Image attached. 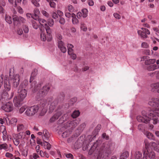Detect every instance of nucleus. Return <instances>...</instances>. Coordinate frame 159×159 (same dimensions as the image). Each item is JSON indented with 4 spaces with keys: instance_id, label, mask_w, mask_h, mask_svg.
Listing matches in <instances>:
<instances>
[{
    "instance_id": "obj_1",
    "label": "nucleus",
    "mask_w": 159,
    "mask_h": 159,
    "mask_svg": "<svg viewBox=\"0 0 159 159\" xmlns=\"http://www.w3.org/2000/svg\"><path fill=\"white\" fill-rule=\"evenodd\" d=\"M149 105L153 107L154 109H148L143 110L142 111V116H138L137 119L139 122L147 123L150 121V118L148 115L152 117V123L153 124H156L159 120L157 116L159 117V99L157 98H153L150 99L148 102Z\"/></svg>"
},
{
    "instance_id": "obj_2",
    "label": "nucleus",
    "mask_w": 159,
    "mask_h": 159,
    "mask_svg": "<svg viewBox=\"0 0 159 159\" xmlns=\"http://www.w3.org/2000/svg\"><path fill=\"white\" fill-rule=\"evenodd\" d=\"M114 144L111 142H107L103 143L99 150L103 152V153L109 154L114 148Z\"/></svg>"
},
{
    "instance_id": "obj_3",
    "label": "nucleus",
    "mask_w": 159,
    "mask_h": 159,
    "mask_svg": "<svg viewBox=\"0 0 159 159\" xmlns=\"http://www.w3.org/2000/svg\"><path fill=\"white\" fill-rule=\"evenodd\" d=\"M50 87V85L48 84L43 86V88L40 89L38 93H37L36 96V98L39 101L40 98H42L43 96L46 95L48 92Z\"/></svg>"
},
{
    "instance_id": "obj_4",
    "label": "nucleus",
    "mask_w": 159,
    "mask_h": 159,
    "mask_svg": "<svg viewBox=\"0 0 159 159\" xmlns=\"http://www.w3.org/2000/svg\"><path fill=\"white\" fill-rule=\"evenodd\" d=\"M39 109L38 105L32 106L27 109L25 112V114L29 116H32L37 112Z\"/></svg>"
},
{
    "instance_id": "obj_5",
    "label": "nucleus",
    "mask_w": 159,
    "mask_h": 159,
    "mask_svg": "<svg viewBox=\"0 0 159 159\" xmlns=\"http://www.w3.org/2000/svg\"><path fill=\"white\" fill-rule=\"evenodd\" d=\"M63 108L62 106H59L56 110L55 114L50 118V121L52 122L57 119L63 112Z\"/></svg>"
},
{
    "instance_id": "obj_6",
    "label": "nucleus",
    "mask_w": 159,
    "mask_h": 159,
    "mask_svg": "<svg viewBox=\"0 0 159 159\" xmlns=\"http://www.w3.org/2000/svg\"><path fill=\"white\" fill-rule=\"evenodd\" d=\"M20 79V76L18 74H16L13 76L12 78L10 80V83L12 84L13 87L14 88H16L18 86L19 84Z\"/></svg>"
},
{
    "instance_id": "obj_7",
    "label": "nucleus",
    "mask_w": 159,
    "mask_h": 159,
    "mask_svg": "<svg viewBox=\"0 0 159 159\" xmlns=\"http://www.w3.org/2000/svg\"><path fill=\"white\" fill-rule=\"evenodd\" d=\"M13 95L14 92H11V95L9 96L7 92H4L1 95L0 101L2 103H4V102H6V101H7L11 99L13 96Z\"/></svg>"
},
{
    "instance_id": "obj_8",
    "label": "nucleus",
    "mask_w": 159,
    "mask_h": 159,
    "mask_svg": "<svg viewBox=\"0 0 159 159\" xmlns=\"http://www.w3.org/2000/svg\"><path fill=\"white\" fill-rule=\"evenodd\" d=\"M13 20L15 25L20 24L21 23H25V19L23 17L20 16H18L16 15L13 16Z\"/></svg>"
},
{
    "instance_id": "obj_9",
    "label": "nucleus",
    "mask_w": 159,
    "mask_h": 159,
    "mask_svg": "<svg viewBox=\"0 0 159 159\" xmlns=\"http://www.w3.org/2000/svg\"><path fill=\"white\" fill-rule=\"evenodd\" d=\"M13 105L12 102H9L3 104L2 107V109L5 111L9 112L13 109Z\"/></svg>"
},
{
    "instance_id": "obj_10",
    "label": "nucleus",
    "mask_w": 159,
    "mask_h": 159,
    "mask_svg": "<svg viewBox=\"0 0 159 159\" xmlns=\"http://www.w3.org/2000/svg\"><path fill=\"white\" fill-rule=\"evenodd\" d=\"M148 153L147 151H144L143 157L142 153L139 151H136L134 154L135 159H147L146 154Z\"/></svg>"
},
{
    "instance_id": "obj_11",
    "label": "nucleus",
    "mask_w": 159,
    "mask_h": 159,
    "mask_svg": "<svg viewBox=\"0 0 159 159\" xmlns=\"http://www.w3.org/2000/svg\"><path fill=\"white\" fill-rule=\"evenodd\" d=\"M142 30H138V33L139 35L141 36V38H146L148 37L147 34H149V31L147 29L142 28Z\"/></svg>"
},
{
    "instance_id": "obj_12",
    "label": "nucleus",
    "mask_w": 159,
    "mask_h": 159,
    "mask_svg": "<svg viewBox=\"0 0 159 159\" xmlns=\"http://www.w3.org/2000/svg\"><path fill=\"white\" fill-rule=\"evenodd\" d=\"M30 83H31L30 89L33 92H35L41 86L40 84H38L36 85L37 82L34 80Z\"/></svg>"
},
{
    "instance_id": "obj_13",
    "label": "nucleus",
    "mask_w": 159,
    "mask_h": 159,
    "mask_svg": "<svg viewBox=\"0 0 159 159\" xmlns=\"http://www.w3.org/2000/svg\"><path fill=\"white\" fill-rule=\"evenodd\" d=\"M18 93H19V97L21 98V100H23L27 96V91L25 89H22L21 87H19Z\"/></svg>"
},
{
    "instance_id": "obj_14",
    "label": "nucleus",
    "mask_w": 159,
    "mask_h": 159,
    "mask_svg": "<svg viewBox=\"0 0 159 159\" xmlns=\"http://www.w3.org/2000/svg\"><path fill=\"white\" fill-rule=\"evenodd\" d=\"M38 105L39 106V111H40V109L47 108L48 105L47 101L45 99H41L40 103Z\"/></svg>"
},
{
    "instance_id": "obj_15",
    "label": "nucleus",
    "mask_w": 159,
    "mask_h": 159,
    "mask_svg": "<svg viewBox=\"0 0 159 159\" xmlns=\"http://www.w3.org/2000/svg\"><path fill=\"white\" fill-rule=\"evenodd\" d=\"M80 121V120L79 119L73 120L69 123L68 126L72 129L79 123Z\"/></svg>"
},
{
    "instance_id": "obj_16",
    "label": "nucleus",
    "mask_w": 159,
    "mask_h": 159,
    "mask_svg": "<svg viewBox=\"0 0 159 159\" xmlns=\"http://www.w3.org/2000/svg\"><path fill=\"white\" fill-rule=\"evenodd\" d=\"M23 100H21V98L19 96H16L13 99V102L14 103L15 106L18 107L21 104V102Z\"/></svg>"
},
{
    "instance_id": "obj_17",
    "label": "nucleus",
    "mask_w": 159,
    "mask_h": 159,
    "mask_svg": "<svg viewBox=\"0 0 159 159\" xmlns=\"http://www.w3.org/2000/svg\"><path fill=\"white\" fill-rule=\"evenodd\" d=\"M40 30L41 32L40 36L42 40L44 41H46V39L47 40V39H48V36L47 35V37H46V35L44 33V29H43V27H40Z\"/></svg>"
},
{
    "instance_id": "obj_18",
    "label": "nucleus",
    "mask_w": 159,
    "mask_h": 159,
    "mask_svg": "<svg viewBox=\"0 0 159 159\" xmlns=\"http://www.w3.org/2000/svg\"><path fill=\"white\" fill-rule=\"evenodd\" d=\"M44 28L45 29V30L46 31L47 34V35H48V39H47V40L48 41H51L52 38V36L51 34L52 33L51 30L49 27V26H48L47 25V26H46Z\"/></svg>"
},
{
    "instance_id": "obj_19",
    "label": "nucleus",
    "mask_w": 159,
    "mask_h": 159,
    "mask_svg": "<svg viewBox=\"0 0 159 159\" xmlns=\"http://www.w3.org/2000/svg\"><path fill=\"white\" fill-rule=\"evenodd\" d=\"M144 143L145 147L147 149L149 148L151 146L154 149L156 146H157L156 144V143L153 142H151L149 143L147 141H145Z\"/></svg>"
},
{
    "instance_id": "obj_20",
    "label": "nucleus",
    "mask_w": 159,
    "mask_h": 159,
    "mask_svg": "<svg viewBox=\"0 0 159 159\" xmlns=\"http://www.w3.org/2000/svg\"><path fill=\"white\" fill-rule=\"evenodd\" d=\"M10 81L8 80L7 78L4 79V86L5 89L7 91H9L10 90Z\"/></svg>"
},
{
    "instance_id": "obj_21",
    "label": "nucleus",
    "mask_w": 159,
    "mask_h": 159,
    "mask_svg": "<svg viewBox=\"0 0 159 159\" xmlns=\"http://www.w3.org/2000/svg\"><path fill=\"white\" fill-rule=\"evenodd\" d=\"M43 135L42 136V138L43 141L46 140H48L50 137V134L49 132L46 129H44L43 130Z\"/></svg>"
},
{
    "instance_id": "obj_22",
    "label": "nucleus",
    "mask_w": 159,
    "mask_h": 159,
    "mask_svg": "<svg viewBox=\"0 0 159 159\" xmlns=\"http://www.w3.org/2000/svg\"><path fill=\"white\" fill-rule=\"evenodd\" d=\"M57 105V102L56 101H54L52 102L49 107V113H51L55 108L56 106Z\"/></svg>"
},
{
    "instance_id": "obj_23",
    "label": "nucleus",
    "mask_w": 159,
    "mask_h": 159,
    "mask_svg": "<svg viewBox=\"0 0 159 159\" xmlns=\"http://www.w3.org/2000/svg\"><path fill=\"white\" fill-rule=\"evenodd\" d=\"M101 141L100 140H97L93 146L91 147V150L94 151L96 150H98V146L99 143H100Z\"/></svg>"
},
{
    "instance_id": "obj_24",
    "label": "nucleus",
    "mask_w": 159,
    "mask_h": 159,
    "mask_svg": "<svg viewBox=\"0 0 159 159\" xmlns=\"http://www.w3.org/2000/svg\"><path fill=\"white\" fill-rule=\"evenodd\" d=\"M17 130L18 132H23L26 129L24 125L22 124H18L17 125Z\"/></svg>"
},
{
    "instance_id": "obj_25",
    "label": "nucleus",
    "mask_w": 159,
    "mask_h": 159,
    "mask_svg": "<svg viewBox=\"0 0 159 159\" xmlns=\"http://www.w3.org/2000/svg\"><path fill=\"white\" fill-rule=\"evenodd\" d=\"M150 87L152 91H154L156 89H159V82L156 83L152 84Z\"/></svg>"
},
{
    "instance_id": "obj_26",
    "label": "nucleus",
    "mask_w": 159,
    "mask_h": 159,
    "mask_svg": "<svg viewBox=\"0 0 159 159\" xmlns=\"http://www.w3.org/2000/svg\"><path fill=\"white\" fill-rule=\"evenodd\" d=\"M38 21L40 24L41 25V26L40 27H43V29H44V27H45L47 25L46 21L43 19H39Z\"/></svg>"
},
{
    "instance_id": "obj_27",
    "label": "nucleus",
    "mask_w": 159,
    "mask_h": 159,
    "mask_svg": "<svg viewBox=\"0 0 159 159\" xmlns=\"http://www.w3.org/2000/svg\"><path fill=\"white\" fill-rule=\"evenodd\" d=\"M71 17L72 18V20L73 24H77L79 23V20L76 18L75 15L72 13L71 15Z\"/></svg>"
},
{
    "instance_id": "obj_28",
    "label": "nucleus",
    "mask_w": 159,
    "mask_h": 159,
    "mask_svg": "<svg viewBox=\"0 0 159 159\" xmlns=\"http://www.w3.org/2000/svg\"><path fill=\"white\" fill-rule=\"evenodd\" d=\"M37 74V70H33L32 72L30 78V82L33 81L34 79V77H35Z\"/></svg>"
},
{
    "instance_id": "obj_29",
    "label": "nucleus",
    "mask_w": 159,
    "mask_h": 159,
    "mask_svg": "<svg viewBox=\"0 0 159 159\" xmlns=\"http://www.w3.org/2000/svg\"><path fill=\"white\" fill-rule=\"evenodd\" d=\"M129 152L127 151H125L121 154L120 159H126L129 157Z\"/></svg>"
},
{
    "instance_id": "obj_30",
    "label": "nucleus",
    "mask_w": 159,
    "mask_h": 159,
    "mask_svg": "<svg viewBox=\"0 0 159 159\" xmlns=\"http://www.w3.org/2000/svg\"><path fill=\"white\" fill-rule=\"evenodd\" d=\"M145 134L146 135L147 137L150 140H154L155 137L151 133L146 132Z\"/></svg>"
},
{
    "instance_id": "obj_31",
    "label": "nucleus",
    "mask_w": 159,
    "mask_h": 159,
    "mask_svg": "<svg viewBox=\"0 0 159 159\" xmlns=\"http://www.w3.org/2000/svg\"><path fill=\"white\" fill-rule=\"evenodd\" d=\"M25 133L23 132H20L18 134L17 137L20 139H25Z\"/></svg>"
},
{
    "instance_id": "obj_32",
    "label": "nucleus",
    "mask_w": 159,
    "mask_h": 159,
    "mask_svg": "<svg viewBox=\"0 0 159 159\" xmlns=\"http://www.w3.org/2000/svg\"><path fill=\"white\" fill-rule=\"evenodd\" d=\"M28 84V81L27 80H25L21 84L19 87L22 89H25Z\"/></svg>"
},
{
    "instance_id": "obj_33",
    "label": "nucleus",
    "mask_w": 159,
    "mask_h": 159,
    "mask_svg": "<svg viewBox=\"0 0 159 159\" xmlns=\"http://www.w3.org/2000/svg\"><path fill=\"white\" fill-rule=\"evenodd\" d=\"M80 114V112L79 111H75L71 115V116L73 118H75L78 117Z\"/></svg>"
},
{
    "instance_id": "obj_34",
    "label": "nucleus",
    "mask_w": 159,
    "mask_h": 159,
    "mask_svg": "<svg viewBox=\"0 0 159 159\" xmlns=\"http://www.w3.org/2000/svg\"><path fill=\"white\" fill-rule=\"evenodd\" d=\"M70 133L71 131L70 130H66L62 134V136L63 138L67 137L70 135Z\"/></svg>"
},
{
    "instance_id": "obj_35",
    "label": "nucleus",
    "mask_w": 159,
    "mask_h": 159,
    "mask_svg": "<svg viewBox=\"0 0 159 159\" xmlns=\"http://www.w3.org/2000/svg\"><path fill=\"white\" fill-rule=\"evenodd\" d=\"M20 139L18 138L17 136L16 138H14L13 140L14 144L15 145L17 146L20 143Z\"/></svg>"
},
{
    "instance_id": "obj_36",
    "label": "nucleus",
    "mask_w": 159,
    "mask_h": 159,
    "mask_svg": "<svg viewBox=\"0 0 159 159\" xmlns=\"http://www.w3.org/2000/svg\"><path fill=\"white\" fill-rule=\"evenodd\" d=\"M138 128L140 131L143 132L145 129V125L143 124H139L138 125Z\"/></svg>"
},
{
    "instance_id": "obj_37",
    "label": "nucleus",
    "mask_w": 159,
    "mask_h": 159,
    "mask_svg": "<svg viewBox=\"0 0 159 159\" xmlns=\"http://www.w3.org/2000/svg\"><path fill=\"white\" fill-rule=\"evenodd\" d=\"M43 144L44 146L46 147V148L48 150H50V149L51 145L49 143L44 140L43 141Z\"/></svg>"
},
{
    "instance_id": "obj_38",
    "label": "nucleus",
    "mask_w": 159,
    "mask_h": 159,
    "mask_svg": "<svg viewBox=\"0 0 159 159\" xmlns=\"http://www.w3.org/2000/svg\"><path fill=\"white\" fill-rule=\"evenodd\" d=\"M103 152L101 151V150H98V154L96 159H101L104 157V155L102 154Z\"/></svg>"
},
{
    "instance_id": "obj_39",
    "label": "nucleus",
    "mask_w": 159,
    "mask_h": 159,
    "mask_svg": "<svg viewBox=\"0 0 159 159\" xmlns=\"http://www.w3.org/2000/svg\"><path fill=\"white\" fill-rule=\"evenodd\" d=\"M82 14H83V17L85 18L87 16L88 10L87 9H84L82 10Z\"/></svg>"
},
{
    "instance_id": "obj_40",
    "label": "nucleus",
    "mask_w": 159,
    "mask_h": 159,
    "mask_svg": "<svg viewBox=\"0 0 159 159\" xmlns=\"http://www.w3.org/2000/svg\"><path fill=\"white\" fill-rule=\"evenodd\" d=\"M8 148V146L6 143L2 144H0V150L2 149L4 150L7 149Z\"/></svg>"
},
{
    "instance_id": "obj_41",
    "label": "nucleus",
    "mask_w": 159,
    "mask_h": 159,
    "mask_svg": "<svg viewBox=\"0 0 159 159\" xmlns=\"http://www.w3.org/2000/svg\"><path fill=\"white\" fill-rule=\"evenodd\" d=\"M5 20L9 24L12 23V19L10 16H6L5 17Z\"/></svg>"
},
{
    "instance_id": "obj_42",
    "label": "nucleus",
    "mask_w": 159,
    "mask_h": 159,
    "mask_svg": "<svg viewBox=\"0 0 159 159\" xmlns=\"http://www.w3.org/2000/svg\"><path fill=\"white\" fill-rule=\"evenodd\" d=\"M17 121V119L15 118H13L9 121V123L11 124L15 125Z\"/></svg>"
},
{
    "instance_id": "obj_43",
    "label": "nucleus",
    "mask_w": 159,
    "mask_h": 159,
    "mask_svg": "<svg viewBox=\"0 0 159 159\" xmlns=\"http://www.w3.org/2000/svg\"><path fill=\"white\" fill-rule=\"evenodd\" d=\"M40 110H41V111L39 113V115L42 116H44L46 113L47 111V108L40 109Z\"/></svg>"
},
{
    "instance_id": "obj_44",
    "label": "nucleus",
    "mask_w": 159,
    "mask_h": 159,
    "mask_svg": "<svg viewBox=\"0 0 159 159\" xmlns=\"http://www.w3.org/2000/svg\"><path fill=\"white\" fill-rule=\"evenodd\" d=\"M28 148L26 147L24 149L22 152V154L25 156H26L28 154Z\"/></svg>"
},
{
    "instance_id": "obj_45",
    "label": "nucleus",
    "mask_w": 159,
    "mask_h": 159,
    "mask_svg": "<svg viewBox=\"0 0 159 159\" xmlns=\"http://www.w3.org/2000/svg\"><path fill=\"white\" fill-rule=\"evenodd\" d=\"M31 22L33 28L35 29H37L38 28V25L35 21L34 20H32Z\"/></svg>"
},
{
    "instance_id": "obj_46",
    "label": "nucleus",
    "mask_w": 159,
    "mask_h": 159,
    "mask_svg": "<svg viewBox=\"0 0 159 159\" xmlns=\"http://www.w3.org/2000/svg\"><path fill=\"white\" fill-rule=\"evenodd\" d=\"M54 24L53 20L51 18L49 19L48 21V24L50 26H52Z\"/></svg>"
},
{
    "instance_id": "obj_47",
    "label": "nucleus",
    "mask_w": 159,
    "mask_h": 159,
    "mask_svg": "<svg viewBox=\"0 0 159 159\" xmlns=\"http://www.w3.org/2000/svg\"><path fill=\"white\" fill-rule=\"evenodd\" d=\"M39 157V156L36 153H34L32 156H30V159H37Z\"/></svg>"
},
{
    "instance_id": "obj_48",
    "label": "nucleus",
    "mask_w": 159,
    "mask_h": 159,
    "mask_svg": "<svg viewBox=\"0 0 159 159\" xmlns=\"http://www.w3.org/2000/svg\"><path fill=\"white\" fill-rule=\"evenodd\" d=\"M81 30L84 31H86V30H87V28L86 27H85L84 26V23H82L81 24Z\"/></svg>"
},
{
    "instance_id": "obj_49",
    "label": "nucleus",
    "mask_w": 159,
    "mask_h": 159,
    "mask_svg": "<svg viewBox=\"0 0 159 159\" xmlns=\"http://www.w3.org/2000/svg\"><path fill=\"white\" fill-rule=\"evenodd\" d=\"M31 2L35 6L37 7L39 6V4L38 3V2L35 0H31Z\"/></svg>"
},
{
    "instance_id": "obj_50",
    "label": "nucleus",
    "mask_w": 159,
    "mask_h": 159,
    "mask_svg": "<svg viewBox=\"0 0 159 159\" xmlns=\"http://www.w3.org/2000/svg\"><path fill=\"white\" fill-rule=\"evenodd\" d=\"M59 22L62 25H64L66 22L65 20L63 17H60L59 19Z\"/></svg>"
},
{
    "instance_id": "obj_51",
    "label": "nucleus",
    "mask_w": 159,
    "mask_h": 159,
    "mask_svg": "<svg viewBox=\"0 0 159 159\" xmlns=\"http://www.w3.org/2000/svg\"><path fill=\"white\" fill-rule=\"evenodd\" d=\"M23 29L24 32L27 33L29 32V28L27 26L25 25L23 26Z\"/></svg>"
},
{
    "instance_id": "obj_52",
    "label": "nucleus",
    "mask_w": 159,
    "mask_h": 159,
    "mask_svg": "<svg viewBox=\"0 0 159 159\" xmlns=\"http://www.w3.org/2000/svg\"><path fill=\"white\" fill-rule=\"evenodd\" d=\"M141 46L143 48H147L149 47V45L146 42H143L141 44Z\"/></svg>"
},
{
    "instance_id": "obj_53",
    "label": "nucleus",
    "mask_w": 159,
    "mask_h": 159,
    "mask_svg": "<svg viewBox=\"0 0 159 159\" xmlns=\"http://www.w3.org/2000/svg\"><path fill=\"white\" fill-rule=\"evenodd\" d=\"M86 126L85 124L84 123H83L79 127V129L80 130H82L85 128Z\"/></svg>"
},
{
    "instance_id": "obj_54",
    "label": "nucleus",
    "mask_w": 159,
    "mask_h": 159,
    "mask_svg": "<svg viewBox=\"0 0 159 159\" xmlns=\"http://www.w3.org/2000/svg\"><path fill=\"white\" fill-rule=\"evenodd\" d=\"M39 12V9H35L34 11V15L35 16H38Z\"/></svg>"
},
{
    "instance_id": "obj_55",
    "label": "nucleus",
    "mask_w": 159,
    "mask_h": 159,
    "mask_svg": "<svg viewBox=\"0 0 159 159\" xmlns=\"http://www.w3.org/2000/svg\"><path fill=\"white\" fill-rule=\"evenodd\" d=\"M61 51L63 53H65L66 51V48L64 46L59 48Z\"/></svg>"
},
{
    "instance_id": "obj_56",
    "label": "nucleus",
    "mask_w": 159,
    "mask_h": 159,
    "mask_svg": "<svg viewBox=\"0 0 159 159\" xmlns=\"http://www.w3.org/2000/svg\"><path fill=\"white\" fill-rule=\"evenodd\" d=\"M65 95L64 93L63 92H61L60 93L58 96L59 98H61V99H63L64 98V97H65Z\"/></svg>"
},
{
    "instance_id": "obj_57",
    "label": "nucleus",
    "mask_w": 159,
    "mask_h": 159,
    "mask_svg": "<svg viewBox=\"0 0 159 159\" xmlns=\"http://www.w3.org/2000/svg\"><path fill=\"white\" fill-rule=\"evenodd\" d=\"M51 7L55 8L56 6V4L53 1L49 3Z\"/></svg>"
},
{
    "instance_id": "obj_58",
    "label": "nucleus",
    "mask_w": 159,
    "mask_h": 159,
    "mask_svg": "<svg viewBox=\"0 0 159 159\" xmlns=\"http://www.w3.org/2000/svg\"><path fill=\"white\" fill-rule=\"evenodd\" d=\"M66 156L68 158H70L71 159H73L74 158L73 155L71 153L66 154Z\"/></svg>"
},
{
    "instance_id": "obj_59",
    "label": "nucleus",
    "mask_w": 159,
    "mask_h": 159,
    "mask_svg": "<svg viewBox=\"0 0 159 159\" xmlns=\"http://www.w3.org/2000/svg\"><path fill=\"white\" fill-rule=\"evenodd\" d=\"M58 47L59 48L64 46V43L62 41L58 40Z\"/></svg>"
},
{
    "instance_id": "obj_60",
    "label": "nucleus",
    "mask_w": 159,
    "mask_h": 159,
    "mask_svg": "<svg viewBox=\"0 0 159 159\" xmlns=\"http://www.w3.org/2000/svg\"><path fill=\"white\" fill-rule=\"evenodd\" d=\"M6 5V2L4 0H0V6L1 7H4Z\"/></svg>"
},
{
    "instance_id": "obj_61",
    "label": "nucleus",
    "mask_w": 159,
    "mask_h": 159,
    "mask_svg": "<svg viewBox=\"0 0 159 159\" xmlns=\"http://www.w3.org/2000/svg\"><path fill=\"white\" fill-rule=\"evenodd\" d=\"M71 15L72 14H71V13L69 12H67L65 13V15L68 18H70L71 16Z\"/></svg>"
},
{
    "instance_id": "obj_62",
    "label": "nucleus",
    "mask_w": 159,
    "mask_h": 159,
    "mask_svg": "<svg viewBox=\"0 0 159 159\" xmlns=\"http://www.w3.org/2000/svg\"><path fill=\"white\" fill-rule=\"evenodd\" d=\"M102 137L103 138L105 139H108L109 137L108 135L106 134V133H103L102 134Z\"/></svg>"
},
{
    "instance_id": "obj_63",
    "label": "nucleus",
    "mask_w": 159,
    "mask_h": 159,
    "mask_svg": "<svg viewBox=\"0 0 159 159\" xmlns=\"http://www.w3.org/2000/svg\"><path fill=\"white\" fill-rule=\"evenodd\" d=\"M78 19L80 18L82 16H83V14L82 13L80 12H78L76 15Z\"/></svg>"
},
{
    "instance_id": "obj_64",
    "label": "nucleus",
    "mask_w": 159,
    "mask_h": 159,
    "mask_svg": "<svg viewBox=\"0 0 159 159\" xmlns=\"http://www.w3.org/2000/svg\"><path fill=\"white\" fill-rule=\"evenodd\" d=\"M52 16L54 19H56L58 17L57 14L55 12H52Z\"/></svg>"
}]
</instances>
